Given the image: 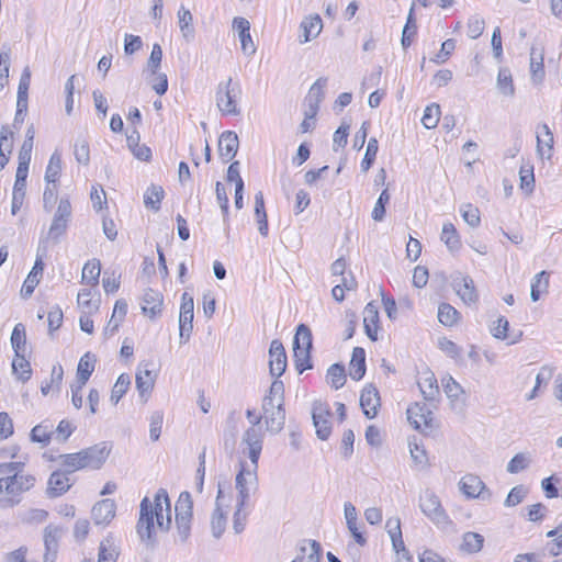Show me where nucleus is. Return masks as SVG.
<instances>
[{"mask_svg":"<svg viewBox=\"0 0 562 562\" xmlns=\"http://www.w3.org/2000/svg\"><path fill=\"white\" fill-rule=\"evenodd\" d=\"M139 507V519L136 526L137 535L142 541L154 544V519L156 518L157 527L161 530L167 531L171 526V504L167 490L159 488L156 492L154 504L150 503L148 497H144Z\"/></svg>","mask_w":562,"mask_h":562,"instance_id":"f257e3e1","label":"nucleus"},{"mask_svg":"<svg viewBox=\"0 0 562 562\" xmlns=\"http://www.w3.org/2000/svg\"><path fill=\"white\" fill-rule=\"evenodd\" d=\"M241 98V87L239 81L228 78L218 83L216 89V105L224 115H239L240 109L238 102Z\"/></svg>","mask_w":562,"mask_h":562,"instance_id":"f03ea898","label":"nucleus"},{"mask_svg":"<svg viewBox=\"0 0 562 562\" xmlns=\"http://www.w3.org/2000/svg\"><path fill=\"white\" fill-rule=\"evenodd\" d=\"M419 508L422 513L438 528L447 530L452 526V520L442 507L439 497L430 488H426L420 493Z\"/></svg>","mask_w":562,"mask_h":562,"instance_id":"7ed1b4c3","label":"nucleus"},{"mask_svg":"<svg viewBox=\"0 0 562 562\" xmlns=\"http://www.w3.org/2000/svg\"><path fill=\"white\" fill-rule=\"evenodd\" d=\"M35 476L24 473L23 470H16L9 476V481L2 487V493L7 495V504L15 506L21 502L23 493L30 491L35 484Z\"/></svg>","mask_w":562,"mask_h":562,"instance_id":"20e7f679","label":"nucleus"},{"mask_svg":"<svg viewBox=\"0 0 562 562\" xmlns=\"http://www.w3.org/2000/svg\"><path fill=\"white\" fill-rule=\"evenodd\" d=\"M240 467L241 469L235 479V487L237 491L236 504L247 506L250 495L258 488V468H255L251 464L250 467H246L243 462L240 463Z\"/></svg>","mask_w":562,"mask_h":562,"instance_id":"39448f33","label":"nucleus"},{"mask_svg":"<svg viewBox=\"0 0 562 562\" xmlns=\"http://www.w3.org/2000/svg\"><path fill=\"white\" fill-rule=\"evenodd\" d=\"M262 418L269 432L279 434L285 424L284 403L271 402V398H262Z\"/></svg>","mask_w":562,"mask_h":562,"instance_id":"423d86ee","label":"nucleus"},{"mask_svg":"<svg viewBox=\"0 0 562 562\" xmlns=\"http://www.w3.org/2000/svg\"><path fill=\"white\" fill-rule=\"evenodd\" d=\"M241 443L247 446V454L250 464L258 468V460L262 451L263 432L258 427H249L243 435ZM246 453V451L244 450Z\"/></svg>","mask_w":562,"mask_h":562,"instance_id":"0eeeda50","label":"nucleus"},{"mask_svg":"<svg viewBox=\"0 0 562 562\" xmlns=\"http://www.w3.org/2000/svg\"><path fill=\"white\" fill-rule=\"evenodd\" d=\"M111 447L108 442H100L80 451L85 468L100 469L108 459Z\"/></svg>","mask_w":562,"mask_h":562,"instance_id":"6e6552de","label":"nucleus"},{"mask_svg":"<svg viewBox=\"0 0 562 562\" xmlns=\"http://www.w3.org/2000/svg\"><path fill=\"white\" fill-rule=\"evenodd\" d=\"M407 418L415 429L432 427V411L426 403H415L407 408Z\"/></svg>","mask_w":562,"mask_h":562,"instance_id":"1a4fd4ad","label":"nucleus"},{"mask_svg":"<svg viewBox=\"0 0 562 562\" xmlns=\"http://www.w3.org/2000/svg\"><path fill=\"white\" fill-rule=\"evenodd\" d=\"M459 486L461 492L469 498L481 497L485 499L491 497L490 491L486 490L484 482L477 475H464L460 480Z\"/></svg>","mask_w":562,"mask_h":562,"instance_id":"9d476101","label":"nucleus"},{"mask_svg":"<svg viewBox=\"0 0 562 562\" xmlns=\"http://www.w3.org/2000/svg\"><path fill=\"white\" fill-rule=\"evenodd\" d=\"M269 368L272 376L280 378L286 369V353L282 342L274 339L269 348Z\"/></svg>","mask_w":562,"mask_h":562,"instance_id":"9b49d317","label":"nucleus"},{"mask_svg":"<svg viewBox=\"0 0 562 562\" xmlns=\"http://www.w3.org/2000/svg\"><path fill=\"white\" fill-rule=\"evenodd\" d=\"M65 529L60 526L48 525L44 529V546L45 554L44 562H55L56 553L58 550V541L61 538Z\"/></svg>","mask_w":562,"mask_h":562,"instance_id":"f8f14e48","label":"nucleus"},{"mask_svg":"<svg viewBox=\"0 0 562 562\" xmlns=\"http://www.w3.org/2000/svg\"><path fill=\"white\" fill-rule=\"evenodd\" d=\"M69 475L66 471H54L47 482V496L55 498L65 494L72 485Z\"/></svg>","mask_w":562,"mask_h":562,"instance_id":"ddd939ff","label":"nucleus"},{"mask_svg":"<svg viewBox=\"0 0 562 562\" xmlns=\"http://www.w3.org/2000/svg\"><path fill=\"white\" fill-rule=\"evenodd\" d=\"M312 349V331L305 324H300L293 338L294 356L307 359Z\"/></svg>","mask_w":562,"mask_h":562,"instance_id":"4468645a","label":"nucleus"},{"mask_svg":"<svg viewBox=\"0 0 562 562\" xmlns=\"http://www.w3.org/2000/svg\"><path fill=\"white\" fill-rule=\"evenodd\" d=\"M452 286L464 304L470 305L477 302L479 294L471 277L462 276L460 278H456Z\"/></svg>","mask_w":562,"mask_h":562,"instance_id":"2eb2a0df","label":"nucleus"},{"mask_svg":"<svg viewBox=\"0 0 562 562\" xmlns=\"http://www.w3.org/2000/svg\"><path fill=\"white\" fill-rule=\"evenodd\" d=\"M322 547L316 540L303 539L297 544L296 558L291 562H321Z\"/></svg>","mask_w":562,"mask_h":562,"instance_id":"dca6fc26","label":"nucleus"},{"mask_svg":"<svg viewBox=\"0 0 562 562\" xmlns=\"http://www.w3.org/2000/svg\"><path fill=\"white\" fill-rule=\"evenodd\" d=\"M360 406L367 418L372 419L378 414V407L380 406L379 391L372 384H368L361 392Z\"/></svg>","mask_w":562,"mask_h":562,"instance_id":"f3484780","label":"nucleus"},{"mask_svg":"<svg viewBox=\"0 0 562 562\" xmlns=\"http://www.w3.org/2000/svg\"><path fill=\"white\" fill-rule=\"evenodd\" d=\"M239 146L238 136L233 131H225L218 139V155L223 162L231 161L237 154Z\"/></svg>","mask_w":562,"mask_h":562,"instance_id":"a211bd4d","label":"nucleus"},{"mask_svg":"<svg viewBox=\"0 0 562 562\" xmlns=\"http://www.w3.org/2000/svg\"><path fill=\"white\" fill-rule=\"evenodd\" d=\"M115 502L106 498L98 502L91 510L92 519L95 525H106L115 516Z\"/></svg>","mask_w":562,"mask_h":562,"instance_id":"6ab92c4d","label":"nucleus"},{"mask_svg":"<svg viewBox=\"0 0 562 562\" xmlns=\"http://www.w3.org/2000/svg\"><path fill=\"white\" fill-rule=\"evenodd\" d=\"M537 153L540 157L550 159L552 157L554 138L548 124L542 123L537 127Z\"/></svg>","mask_w":562,"mask_h":562,"instance_id":"aec40b11","label":"nucleus"},{"mask_svg":"<svg viewBox=\"0 0 562 562\" xmlns=\"http://www.w3.org/2000/svg\"><path fill=\"white\" fill-rule=\"evenodd\" d=\"M135 384L142 401L145 403L154 389L155 375L147 368L142 370L139 366L135 376Z\"/></svg>","mask_w":562,"mask_h":562,"instance_id":"412c9836","label":"nucleus"},{"mask_svg":"<svg viewBox=\"0 0 562 562\" xmlns=\"http://www.w3.org/2000/svg\"><path fill=\"white\" fill-rule=\"evenodd\" d=\"M327 85V78H318L310 88L307 94L308 110L311 111L310 117H315L319 109L321 102L325 98V87Z\"/></svg>","mask_w":562,"mask_h":562,"instance_id":"4be33fe9","label":"nucleus"},{"mask_svg":"<svg viewBox=\"0 0 562 562\" xmlns=\"http://www.w3.org/2000/svg\"><path fill=\"white\" fill-rule=\"evenodd\" d=\"M300 27L303 34L299 37V42L304 44L319 35L323 29V22L318 14L310 15L301 22Z\"/></svg>","mask_w":562,"mask_h":562,"instance_id":"5701e85b","label":"nucleus"},{"mask_svg":"<svg viewBox=\"0 0 562 562\" xmlns=\"http://www.w3.org/2000/svg\"><path fill=\"white\" fill-rule=\"evenodd\" d=\"M31 83V70L30 67L26 66L21 75L19 87H18V98H16V111L18 116L26 113L27 111V97H29V88Z\"/></svg>","mask_w":562,"mask_h":562,"instance_id":"b1692460","label":"nucleus"},{"mask_svg":"<svg viewBox=\"0 0 562 562\" xmlns=\"http://www.w3.org/2000/svg\"><path fill=\"white\" fill-rule=\"evenodd\" d=\"M366 374V351L361 347H355L349 363V375L352 380L359 381Z\"/></svg>","mask_w":562,"mask_h":562,"instance_id":"393cba45","label":"nucleus"},{"mask_svg":"<svg viewBox=\"0 0 562 562\" xmlns=\"http://www.w3.org/2000/svg\"><path fill=\"white\" fill-rule=\"evenodd\" d=\"M177 18L182 37L188 43L192 42L195 36L192 13L189 9H186L183 5H181L177 12Z\"/></svg>","mask_w":562,"mask_h":562,"instance_id":"a878e982","label":"nucleus"},{"mask_svg":"<svg viewBox=\"0 0 562 562\" xmlns=\"http://www.w3.org/2000/svg\"><path fill=\"white\" fill-rule=\"evenodd\" d=\"M162 302V295L159 292L147 289L143 295L142 310L145 314L154 317L161 312Z\"/></svg>","mask_w":562,"mask_h":562,"instance_id":"bb28decb","label":"nucleus"},{"mask_svg":"<svg viewBox=\"0 0 562 562\" xmlns=\"http://www.w3.org/2000/svg\"><path fill=\"white\" fill-rule=\"evenodd\" d=\"M530 74L536 83L542 82L544 78L543 49L535 46L530 49Z\"/></svg>","mask_w":562,"mask_h":562,"instance_id":"cd10ccee","label":"nucleus"},{"mask_svg":"<svg viewBox=\"0 0 562 562\" xmlns=\"http://www.w3.org/2000/svg\"><path fill=\"white\" fill-rule=\"evenodd\" d=\"M379 312L374 303H368L363 311V325L368 337L376 340Z\"/></svg>","mask_w":562,"mask_h":562,"instance_id":"c85d7f7f","label":"nucleus"},{"mask_svg":"<svg viewBox=\"0 0 562 562\" xmlns=\"http://www.w3.org/2000/svg\"><path fill=\"white\" fill-rule=\"evenodd\" d=\"M95 357L91 352H86L79 360L77 367V383L86 385L92 372L94 371Z\"/></svg>","mask_w":562,"mask_h":562,"instance_id":"c756f323","label":"nucleus"},{"mask_svg":"<svg viewBox=\"0 0 562 562\" xmlns=\"http://www.w3.org/2000/svg\"><path fill=\"white\" fill-rule=\"evenodd\" d=\"M440 240L445 243V245L451 252L459 251V249L461 248L460 236L454 225L450 222H447L442 225Z\"/></svg>","mask_w":562,"mask_h":562,"instance_id":"7c9ffc66","label":"nucleus"},{"mask_svg":"<svg viewBox=\"0 0 562 562\" xmlns=\"http://www.w3.org/2000/svg\"><path fill=\"white\" fill-rule=\"evenodd\" d=\"M210 526L212 536L220 539L227 526V512H224L222 506H215L213 509Z\"/></svg>","mask_w":562,"mask_h":562,"instance_id":"2f4dec72","label":"nucleus"},{"mask_svg":"<svg viewBox=\"0 0 562 562\" xmlns=\"http://www.w3.org/2000/svg\"><path fill=\"white\" fill-rule=\"evenodd\" d=\"M255 217L258 223V231L261 236L266 237L269 233L268 218L265 209V199L262 192H257L255 195Z\"/></svg>","mask_w":562,"mask_h":562,"instance_id":"473e14b6","label":"nucleus"},{"mask_svg":"<svg viewBox=\"0 0 562 562\" xmlns=\"http://www.w3.org/2000/svg\"><path fill=\"white\" fill-rule=\"evenodd\" d=\"M484 541V537L480 533L472 531L464 532L462 536L460 550L468 554L477 553L483 549Z\"/></svg>","mask_w":562,"mask_h":562,"instance_id":"72a5a7b5","label":"nucleus"},{"mask_svg":"<svg viewBox=\"0 0 562 562\" xmlns=\"http://www.w3.org/2000/svg\"><path fill=\"white\" fill-rule=\"evenodd\" d=\"M328 413L324 414L322 409L317 407L313 408L312 418L316 429V435L321 440H326L331 431L330 423L327 418Z\"/></svg>","mask_w":562,"mask_h":562,"instance_id":"f704fd0d","label":"nucleus"},{"mask_svg":"<svg viewBox=\"0 0 562 562\" xmlns=\"http://www.w3.org/2000/svg\"><path fill=\"white\" fill-rule=\"evenodd\" d=\"M549 272L542 270L539 273H537L532 281L530 286V297L533 302H537L542 293H546L549 288Z\"/></svg>","mask_w":562,"mask_h":562,"instance_id":"c9c22d12","label":"nucleus"},{"mask_svg":"<svg viewBox=\"0 0 562 562\" xmlns=\"http://www.w3.org/2000/svg\"><path fill=\"white\" fill-rule=\"evenodd\" d=\"M11 346L15 356L26 355V331L21 323H18L12 330Z\"/></svg>","mask_w":562,"mask_h":562,"instance_id":"e433bc0d","label":"nucleus"},{"mask_svg":"<svg viewBox=\"0 0 562 562\" xmlns=\"http://www.w3.org/2000/svg\"><path fill=\"white\" fill-rule=\"evenodd\" d=\"M419 390L425 398V401L431 402L435 401L439 395V387L437 384V379L434 373L427 374L418 382Z\"/></svg>","mask_w":562,"mask_h":562,"instance_id":"4c0bfd02","label":"nucleus"},{"mask_svg":"<svg viewBox=\"0 0 562 562\" xmlns=\"http://www.w3.org/2000/svg\"><path fill=\"white\" fill-rule=\"evenodd\" d=\"M100 273V261L95 259L88 261L82 269L81 282L95 286L99 283Z\"/></svg>","mask_w":562,"mask_h":562,"instance_id":"58836bf2","label":"nucleus"},{"mask_svg":"<svg viewBox=\"0 0 562 562\" xmlns=\"http://www.w3.org/2000/svg\"><path fill=\"white\" fill-rule=\"evenodd\" d=\"M61 171V155L58 153V150H55L48 161V165L46 167L45 171V181L48 184H56L59 175Z\"/></svg>","mask_w":562,"mask_h":562,"instance_id":"ea45409f","label":"nucleus"},{"mask_svg":"<svg viewBox=\"0 0 562 562\" xmlns=\"http://www.w3.org/2000/svg\"><path fill=\"white\" fill-rule=\"evenodd\" d=\"M26 355L15 356L12 361V371L22 382H26L31 379L32 369Z\"/></svg>","mask_w":562,"mask_h":562,"instance_id":"a19ab883","label":"nucleus"},{"mask_svg":"<svg viewBox=\"0 0 562 562\" xmlns=\"http://www.w3.org/2000/svg\"><path fill=\"white\" fill-rule=\"evenodd\" d=\"M54 434L53 424L46 420L33 427L31 430V440L34 442L47 445Z\"/></svg>","mask_w":562,"mask_h":562,"instance_id":"79ce46f5","label":"nucleus"},{"mask_svg":"<svg viewBox=\"0 0 562 562\" xmlns=\"http://www.w3.org/2000/svg\"><path fill=\"white\" fill-rule=\"evenodd\" d=\"M164 189L160 186H150L144 194V204L147 209L158 211L164 199Z\"/></svg>","mask_w":562,"mask_h":562,"instance_id":"37998d69","label":"nucleus"},{"mask_svg":"<svg viewBox=\"0 0 562 562\" xmlns=\"http://www.w3.org/2000/svg\"><path fill=\"white\" fill-rule=\"evenodd\" d=\"M193 502L189 492L180 493L176 502L175 512L176 517L192 518Z\"/></svg>","mask_w":562,"mask_h":562,"instance_id":"c03bdc74","label":"nucleus"},{"mask_svg":"<svg viewBox=\"0 0 562 562\" xmlns=\"http://www.w3.org/2000/svg\"><path fill=\"white\" fill-rule=\"evenodd\" d=\"M327 380L335 390L341 389L346 383V370L340 363L331 364L327 370Z\"/></svg>","mask_w":562,"mask_h":562,"instance_id":"a18cd8bd","label":"nucleus"},{"mask_svg":"<svg viewBox=\"0 0 562 562\" xmlns=\"http://www.w3.org/2000/svg\"><path fill=\"white\" fill-rule=\"evenodd\" d=\"M497 88L504 95L513 97L515 94L512 72L507 67H503L498 70Z\"/></svg>","mask_w":562,"mask_h":562,"instance_id":"49530a36","label":"nucleus"},{"mask_svg":"<svg viewBox=\"0 0 562 562\" xmlns=\"http://www.w3.org/2000/svg\"><path fill=\"white\" fill-rule=\"evenodd\" d=\"M459 315V312L448 303H441L438 307V321L445 326L457 324Z\"/></svg>","mask_w":562,"mask_h":562,"instance_id":"de8ad7c7","label":"nucleus"},{"mask_svg":"<svg viewBox=\"0 0 562 562\" xmlns=\"http://www.w3.org/2000/svg\"><path fill=\"white\" fill-rule=\"evenodd\" d=\"M130 385H131L130 375L126 373H122L117 378V380L112 389L110 401L114 405H116L120 402V400L124 396V394L127 392Z\"/></svg>","mask_w":562,"mask_h":562,"instance_id":"09e8293b","label":"nucleus"},{"mask_svg":"<svg viewBox=\"0 0 562 562\" xmlns=\"http://www.w3.org/2000/svg\"><path fill=\"white\" fill-rule=\"evenodd\" d=\"M194 301L193 297L184 292L181 296L179 323L193 322Z\"/></svg>","mask_w":562,"mask_h":562,"instance_id":"8fccbe9b","label":"nucleus"},{"mask_svg":"<svg viewBox=\"0 0 562 562\" xmlns=\"http://www.w3.org/2000/svg\"><path fill=\"white\" fill-rule=\"evenodd\" d=\"M440 114L439 104L431 103L427 105L422 117L423 125L428 130L436 127L438 125Z\"/></svg>","mask_w":562,"mask_h":562,"instance_id":"3c124183","label":"nucleus"},{"mask_svg":"<svg viewBox=\"0 0 562 562\" xmlns=\"http://www.w3.org/2000/svg\"><path fill=\"white\" fill-rule=\"evenodd\" d=\"M11 50L4 45L0 52V91L8 83Z\"/></svg>","mask_w":562,"mask_h":562,"instance_id":"603ef678","label":"nucleus"},{"mask_svg":"<svg viewBox=\"0 0 562 562\" xmlns=\"http://www.w3.org/2000/svg\"><path fill=\"white\" fill-rule=\"evenodd\" d=\"M59 459L61 461V464L68 469L66 472H68L69 474L77 470L85 469L80 451L76 453L60 454Z\"/></svg>","mask_w":562,"mask_h":562,"instance_id":"864d4df0","label":"nucleus"},{"mask_svg":"<svg viewBox=\"0 0 562 562\" xmlns=\"http://www.w3.org/2000/svg\"><path fill=\"white\" fill-rule=\"evenodd\" d=\"M531 462L530 456L525 452L515 454L507 464V472L515 474L529 467Z\"/></svg>","mask_w":562,"mask_h":562,"instance_id":"5fc2aeb1","label":"nucleus"},{"mask_svg":"<svg viewBox=\"0 0 562 562\" xmlns=\"http://www.w3.org/2000/svg\"><path fill=\"white\" fill-rule=\"evenodd\" d=\"M164 423L162 411H155L149 417V438L151 441H157L161 435V428Z\"/></svg>","mask_w":562,"mask_h":562,"instance_id":"6e6d98bb","label":"nucleus"},{"mask_svg":"<svg viewBox=\"0 0 562 562\" xmlns=\"http://www.w3.org/2000/svg\"><path fill=\"white\" fill-rule=\"evenodd\" d=\"M378 149H379L378 139L374 137H371L368 142L366 154H364V157L360 165L361 170L363 172H367L372 167V165L375 160V157H376Z\"/></svg>","mask_w":562,"mask_h":562,"instance_id":"4d7b16f0","label":"nucleus"},{"mask_svg":"<svg viewBox=\"0 0 562 562\" xmlns=\"http://www.w3.org/2000/svg\"><path fill=\"white\" fill-rule=\"evenodd\" d=\"M460 213L464 222L471 227H477L481 223L480 211L476 206L468 203L460 207Z\"/></svg>","mask_w":562,"mask_h":562,"instance_id":"13d9d810","label":"nucleus"},{"mask_svg":"<svg viewBox=\"0 0 562 562\" xmlns=\"http://www.w3.org/2000/svg\"><path fill=\"white\" fill-rule=\"evenodd\" d=\"M117 552L110 540L102 541L99 547L98 562H116Z\"/></svg>","mask_w":562,"mask_h":562,"instance_id":"bf43d9fd","label":"nucleus"},{"mask_svg":"<svg viewBox=\"0 0 562 562\" xmlns=\"http://www.w3.org/2000/svg\"><path fill=\"white\" fill-rule=\"evenodd\" d=\"M23 462H4L0 463V493H2V487L9 481V476L12 475L16 470H23Z\"/></svg>","mask_w":562,"mask_h":562,"instance_id":"052dcab7","label":"nucleus"},{"mask_svg":"<svg viewBox=\"0 0 562 562\" xmlns=\"http://www.w3.org/2000/svg\"><path fill=\"white\" fill-rule=\"evenodd\" d=\"M75 158L77 162L88 165L90 161V149L89 144L85 138H78L75 143L74 149Z\"/></svg>","mask_w":562,"mask_h":562,"instance_id":"680f3d73","label":"nucleus"},{"mask_svg":"<svg viewBox=\"0 0 562 562\" xmlns=\"http://www.w3.org/2000/svg\"><path fill=\"white\" fill-rule=\"evenodd\" d=\"M520 188L527 193H531L535 188V176L532 166H522L519 171Z\"/></svg>","mask_w":562,"mask_h":562,"instance_id":"e2e57ef3","label":"nucleus"},{"mask_svg":"<svg viewBox=\"0 0 562 562\" xmlns=\"http://www.w3.org/2000/svg\"><path fill=\"white\" fill-rule=\"evenodd\" d=\"M215 193L217 203L223 213V221L226 224L228 217V196L224 184L220 181H217L215 184Z\"/></svg>","mask_w":562,"mask_h":562,"instance_id":"0e129e2a","label":"nucleus"},{"mask_svg":"<svg viewBox=\"0 0 562 562\" xmlns=\"http://www.w3.org/2000/svg\"><path fill=\"white\" fill-rule=\"evenodd\" d=\"M390 201V194L387 189L383 190L375 202L372 211V218L376 222H381L385 215V204Z\"/></svg>","mask_w":562,"mask_h":562,"instance_id":"69168bd1","label":"nucleus"},{"mask_svg":"<svg viewBox=\"0 0 562 562\" xmlns=\"http://www.w3.org/2000/svg\"><path fill=\"white\" fill-rule=\"evenodd\" d=\"M441 382L443 391L449 398H458L463 392L461 385L451 375L443 376Z\"/></svg>","mask_w":562,"mask_h":562,"instance_id":"338daca9","label":"nucleus"},{"mask_svg":"<svg viewBox=\"0 0 562 562\" xmlns=\"http://www.w3.org/2000/svg\"><path fill=\"white\" fill-rule=\"evenodd\" d=\"M68 222L69 221L54 216L48 231V238H52L54 241H58L59 237L65 234Z\"/></svg>","mask_w":562,"mask_h":562,"instance_id":"774afa93","label":"nucleus"}]
</instances>
